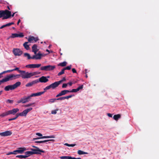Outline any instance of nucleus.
I'll return each mask as SVG.
<instances>
[{"label": "nucleus", "instance_id": "1", "mask_svg": "<svg viewBox=\"0 0 159 159\" xmlns=\"http://www.w3.org/2000/svg\"><path fill=\"white\" fill-rule=\"evenodd\" d=\"M19 68L16 67L15 69H12V71L15 70H17L19 73H20V76H21L23 79H27L30 78L31 77L38 75L39 73L37 72H33L29 73L26 72L25 70H19Z\"/></svg>", "mask_w": 159, "mask_h": 159}, {"label": "nucleus", "instance_id": "2", "mask_svg": "<svg viewBox=\"0 0 159 159\" xmlns=\"http://www.w3.org/2000/svg\"><path fill=\"white\" fill-rule=\"evenodd\" d=\"M19 111V109L17 108H14L11 110H10L2 113L0 115V117H4L6 116L11 114L14 115Z\"/></svg>", "mask_w": 159, "mask_h": 159}, {"label": "nucleus", "instance_id": "3", "mask_svg": "<svg viewBox=\"0 0 159 159\" xmlns=\"http://www.w3.org/2000/svg\"><path fill=\"white\" fill-rule=\"evenodd\" d=\"M21 84V83L20 82H17L13 85H8L6 86L4 88V90L6 91H8L10 90H14L20 86Z\"/></svg>", "mask_w": 159, "mask_h": 159}, {"label": "nucleus", "instance_id": "4", "mask_svg": "<svg viewBox=\"0 0 159 159\" xmlns=\"http://www.w3.org/2000/svg\"><path fill=\"white\" fill-rule=\"evenodd\" d=\"M20 77V75L12 74L7 75L6 77L3 78V79L5 82H6L18 78Z\"/></svg>", "mask_w": 159, "mask_h": 159}, {"label": "nucleus", "instance_id": "5", "mask_svg": "<svg viewBox=\"0 0 159 159\" xmlns=\"http://www.w3.org/2000/svg\"><path fill=\"white\" fill-rule=\"evenodd\" d=\"M2 13L3 16L2 18V20L7 19L11 16V12L7 10H2Z\"/></svg>", "mask_w": 159, "mask_h": 159}, {"label": "nucleus", "instance_id": "6", "mask_svg": "<svg viewBox=\"0 0 159 159\" xmlns=\"http://www.w3.org/2000/svg\"><path fill=\"white\" fill-rule=\"evenodd\" d=\"M55 67V66L49 65L41 66L40 68V70L45 71H51L53 70Z\"/></svg>", "mask_w": 159, "mask_h": 159}, {"label": "nucleus", "instance_id": "7", "mask_svg": "<svg viewBox=\"0 0 159 159\" xmlns=\"http://www.w3.org/2000/svg\"><path fill=\"white\" fill-rule=\"evenodd\" d=\"M30 99L31 98L30 96H24L21 98L20 100H18L17 101V103H25L29 102Z\"/></svg>", "mask_w": 159, "mask_h": 159}, {"label": "nucleus", "instance_id": "8", "mask_svg": "<svg viewBox=\"0 0 159 159\" xmlns=\"http://www.w3.org/2000/svg\"><path fill=\"white\" fill-rule=\"evenodd\" d=\"M30 150L32 152L33 154H41V152H44V151L39 149V148H36L35 149L31 148Z\"/></svg>", "mask_w": 159, "mask_h": 159}, {"label": "nucleus", "instance_id": "9", "mask_svg": "<svg viewBox=\"0 0 159 159\" xmlns=\"http://www.w3.org/2000/svg\"><path fill=\"white\" fill-rule=\"evenodd\" d=\"M32 110V108L31 107L30 108H29L26 109L25 110H24L22 112L20 113H17L19 116H26L27 114L28 113Z\"/></svg>", "mask_w": 159, "mask_h": 159}, {"label": "nucleus", "instance_id": "10", "mask_svg": "<svg viewBox=\"0 0 159 159\" xmlns=\"http://www.w3.org/2000/svg\"><path fill=\"white\" fill-rule=\"evenodd\" d=\"M13 52L15 56H20L22 54L23 52L19 48H14Z\"/></svg>", "mask_w": 159, "mask_h": 159}, {"label": "nucleus", "instance_id": "11", "mask_svg": "<svg viewBox=\"0 0 159 159\" xmlns=\"http://www.w3.org/2000/svg\"><path fill=\"white\" fill-rule=\"evenodd\" d=\"M41 65L40 64H30L27 65L25 66V67L27 68H38Z\"/></svg>", "mask_w": 159, "mask_h": 159}, {"label": "nucleus", "instance_id": "12", "mask_svg": "<svg viewBox=\"0 0 159 159\" xmlns=\"http://www.w3.org/2000/svg\"><path fill=\"white\" fill-rule=\"evenodd\" d=\"M43 56V54L39 52L37 53L34 54V55L32 56V59H35L36 60L40 59L41 58V57Z\"/></svg>", "mask_w": 159, "mask_h": 159}, {"label": "nucleus", "instance_id": "13", "mask_svg": "<svg viewBox=\"0 0 159 159\" xmlns=\"http://www.w3.org/2000/svg\"><path fill=\"white\" fill-rule=\"evenodd\" d=\"M27 149L25 148L20 147L18 148V149L14 151V153L19 154H22Z\"/></svg>", "mask_w": 159, "mask_h": 159}, {"label": "nucleus", "instance_id": "14", "mask_svg": "<svg viewBox=\"0 0 159 159\" xmlns=\"http://www.w3.org/2000/svg\"><path fill=\"white\" fill-rule=\"evenodd\" d=\"M12 134V132L11 131H7L4 132L0 133V135L2 136H10Z\"/></svg>", "mask_w": 159, "mask_h": 159}, {"label": "nucleus", "instance_id": "15", "mask_svg": "<svg viewBox=\"0 0 159 159\" xmlns=\"http://www.w3.org/2000/svg\"><path fill=\"white\" fill-rule=\"evenodd\" d=\"M24 36V35L22 33H20L18 34L17 33H13L12 34L11 38H15L16 37L22 38Z\"/></svg>", "mask_w": 159, "mask_h": 159}, {"label": "nucleus", "instance_id": "16", "mask_svg": "<svg viewBox=\"0 0 159 159\" xmlns=\"http://www.w3.org/2000/svg\"><path fill=\"white\" fill-rule=\"evenodd\" d=\"M48 79L46 76H42L38 80V82H40L41 83H46L48 81Z\"/></svg>", "mask_w": 159, "mask_h": 159}, {"label": "nucleus", "instance_id": "17", "mask_svg": "<svg viewBox=\"0 0 159 159\" xmlns=\"http://www.w3.org/2000/svg\"><path fill=\"white\" fill-rule=\"evenodd\" d=\"M70 92V91L68 90H63L61 91L60 93L59 94H57L56 97H58L60 96H61L62 95H64L66 94H67V93Z\"/></svg>", "mask_w": 159, "mask_h": 159}, {"label": "nucleus", "instance_id": "18", "mask_svg": "<svg viewBox=\"0 0 159 159\" xmlns=\"http://www.w3.org/2000/svg\"><path fill=\"white\" fill-rule=\"evenodd\" d=\"M61 83V81H57L52 83L50 85L52 89H54L57 87Z\"/></svg>", "mask_w": 159, "mask_h": 159}, {"label": "nucleus", "instance_id": "19", "mask_svg": "<svg viewBox=\"0 0 159 159\" xmlns=\"http://www.w3.org/2000/svg\"><path fill=\"white\" fill-rule=\"evenodd\" d=\"M59 158L61 159H81L80 158H76L71 156H61L59 157Z\"/></svg>", "mask_w": 159, "mask_h": 159}, {"label": "nucleus", "instance_id": "20", "mask_svg": "<svg viewBox=\"0 0 159 159\" xmlns=\"http://www.w3.org/2000/svg\"><path fill=\"white\" fill-rule=\"evenodd\" d=\"M38 83V79L32 81L31 82H30L27 84L25 86L26 87H30L32 86L34 84H36Z\"/></svg>", "mask_w": 159, "mask_h": 159}, {"label": "nucleus", "instance_id": "21", "mask_svg": "<svg viewBox=\"0 0 159 159\" xmlns=\"http://www.w3.org/2000/svg\"><path fill=\"white\" fill-rule=\"evenodd\" d=\"M45 92V91L40 92L36 93H33L30 96V98L33 97L41 95L43 94Z\"/></svg>", "mask_w": 159, "mask_h": 159}, {"label": "nucleus", "instance_id": "22", "mask_svg": "<svg viewBox=\"0 0 159 159\" xmlns=\"http://www.w3.org/2000/svg\"><path fill=\"white\" fill-rule=\"evenodd\" d=\"M72 96H73L72 95H70L67 96L63 97L58 98H57L56 99L57 100H64L65 99H68L69 98H71Z\"/></svg>", "mask_w": 159, "mask_h": 159}, {"label": "nucleus", "instance_id": "23", "mask_svg": "<svg viewBox=\"0 0 159 159\" xmlns=\"http://www.w3.org/2000/svg\"><path fill=\"white\" fill-rule=\"evenodd\" d=\"M49 141H52L53 142H54L55 140L53 139H49V140H45L43 141H35V143H46V144H47V142Z\"/></svg>", "mask_w": 159, "mask_h": 159}, {"label": "nucleus", "instance_id": "24", "mask_svg": "<svg viewBox=\"0 0 159 159\" xmlns=\"http://www.w3.org/2000/svg\"><path fill=\"white\" fill-rule=\"evenodd\" d=\"M32 52H34V54H36V52L38 51V49L37 48V45L34 44L32 47Z\"/></svg>", "mask_w": 159, "mask_h": 159}, {"label": "nucleus", "instance_id": "25", "mask_svg": "<svg viewBox=\"0 0 159 159\" xmlns=\"http://www.w3.org/2000/svg\"><path fill=\"white\" fill-rule=\"evenodd\" d=\"M13 24H14V22H12L9 23H8L6 24V25H3L2 26H1L0 27V29H2L4 27H6L7 26H11V25H13Z\"/></svg>", "mask_w": 159, "mask_h": 159}, {"label": "nucleus", "instance_id": "26", "mask_svg": "<svg viewBox=\"0 0 159 159\" xmlns=\"http://www.w3.org/2000/svg\"><path fill=\"white\" fill-rule=\"evenodd\" d=\"M121 117V115L120 114L115 115L113 116V118L116 120H117Z\"/></svg>", "mask_w": 159, "mask_h": 159}, {"label": "nucleus", "instance_id": "27", "mask_svg": "<svg viewBox=\"0 0 159 159\" xmlns=\"http://www.w3.org/2000/svg\"><path fill=\"white\" fill-rule=\"evenodd\" d=\"M55 137L53 136H43L41 138L42 139H43V138H54ZM41 139V138H34L33 139V140H35L37 139Z\"/></svg>", "mask_w": 159, "mask_h": 159}, {"label": "nucleus", "instance_id": "28", "mask_svg": "<svg viewBox=\"0 0 159 159\" xmlns=\"http://www.w3.org/2000/svg\"><path fill=\"white\" fill-rule=\"evenodd\" d=\"M25 154L26 155L25 156H27V157L30 156V155H33L32 151H26L25 152Z\"/></svg>", "mask_w": 159, "mask_h": 159}, {"label": "nucleus", "instance_id": "29", "mask_svg": "<svg viewBox=\"0 0 159 159\" xmlns=\"http://www.w3.org/2000/svg\"><path fill=\"white\" fill-rule=\"evenodd\" d=\"M28 43V42H25L23 45L25 48L26 50H28L30 48L29 45L27 44Z\"/></svg>", "mask_w": 159, "mask_h": 159}, {"label": "nucleus", "instance_id": "30", "mask_svg": "<svg viewBox=\"0 0 159 159\" xmlns=\"http://www.w3.org/2000/svg\"><path fill=\"white\" fill-rule=\"evenodd\" d=\"M67 65V62L66 61H64L62 62L59 63L58 65V66H61L62 67H64L66 66Z\"/></svg>", "mask_w": 159, "mask_h": 159}, {"label": "nucleus", "instance_id": "31", "mask_svg": "<svg viewBox=\"0 0 159 159\" xmlns=\"http://www.w3.org/2000/svg\"><path fill=\"white\" fill-rule=\"evenodd\" d=\"M78 154L80 155L82 154H87L88 153L87 152H85L83 151L80 150H79L77 152Z\"/></svg>", "mask_w": 159, "mask_h": 159}, {"label": "nucleus", "instance_id": "32", "mask_svg": "<svg viewBox=\"0 0 159 159\" xmlns=\"http://www.w3.org/2000/svg\"><path fill=\"white\" fill-rule=\"evenodd\" d=\"M25 57H27L28 59H32V57H31L30 54L27 53H25L24 54Z\"/></svg>", "mask_w": 159, "mask_h": 159}, {"label": "nucleus", "instance_id": "33", "mask_svg": "<svg viewBox=\"0 0 159 159\" xmlns=\"http://www.w3.org/2000/svg\"><path fill=\"white\" fill-rule=\"evenodd\" d=\"M19 116L18 113H17L16 115V116L15 117H13V118H10L8 119V121H10L11 120H15L17 119V118Z\"/></svg>", "mask_w": 159, "mask_h": 159}, {"label": "nucleus", "instance_id": "34", "mask_svg": "<svg viewBox=\"0 0 159 159\" xmlns=\"http://www.w3.org/2000/svg\"><path fill=\"white\" fill-rule=\"evenodd\" d=\"M16 157L21 158H26L27 157V156H26L25 155H20L16 156Z\"/></svg>", "mask_w": 159, "mask_h": 159}, {"label": "nucleus", "instance_id": "35", "mask_svg": "<svg viewBox=\"0 0 159 159\" xmlns=\"http://www.w3.org/2000/svg\"><path fill=\"white\" fill-rule=\"evenodd\" d=\"M34 37L33 36H30L29 38L28 41L29 42L31 43L32 41L34 40Z\"/></svg>", "mask_w": 159, "mask_h": 159}, {"label": "nucleus", "instance_id": "36", "mask_svg": "<svg viewBox=\"0 0 159 159\" xmlns=\"http://www.w3.org/2000/svg\"><path fill=\"white\" fill-rule=\"evenodd\" d=\"M65 70L64 69V68H63L61 70V71L60 72H59L58 74V75H57L58 76H60L63 74L64 73V71H65Z\"/></svg>", "mask_w": 159, "mask_h": 159}, {"label": "nucleus", "instance_id": "37", "mask_svg": "<svg viewBox=\"0 0 159 159\" xmlns=\"http://www.w3.org/2000/svg\"><path fill=\"white\" fill-rule=\"evenodd\" d=\"M51 88H52V87H51V85H49L46 87L44 89V91H45V92L47 90H48Z\"/></svg>", "mask_w": 159, "mask_h": 159}, {"label": "nucleus", "instance_id": "38", "mask_svg": "<svg viewBox=\"0 0 159 159\" xmlns=\"http://www.w3.org/2000/svg\"><path fill=\"white\" fill-rule=\"evenodd\" d=\"M65 145H66L67 146H68V147H74L75 146V145H76V144H69L67 143H66L65 144Z\"/></svg>", "mask_w": 159, "mask_h": 159}, {"label": "nucleus", "instance_id": "39", "mask_svg": "<svg viewBox=\"0 0 159 159\" xmlns=\"http://www.w3.org/2000/svg\"><path fill=\"white\" fill-rule=\"evenodd\" d=\"M71 68V66L70 65V66H67L66 67L64 68V69L65 70H70Z\"/></svg>", "mask_w": 159, "mask_h": 159}, {"label": "nucleus", "instance_id": "40", "mask_svg": "<svg viewBox=\"0 0 159 159\" xmlns=\"http://www.w3.org/2000/svg\"><path fill=\"white\" fill-rule=\"evenodd\" d=\"M57 100L56 98H52L49 99V102H50L52 103L54 102L55 101Z\"/></svg>", "mask_w": 159, "mask_h": 159}, {"label": "nucleus", "instance_id": "41", "mask_svg": "<svg viewBox=\"0 0 159 159\" xmlns=\"http://www.w3.org/2000/svg\"><path fill=\"white\" fill-rule=\"evenodd\" d=\"M58 110V109L54 110H52L51 111V113L52 114H55L57 113V111Z\"/></svg>", "mask_w": 159, "mask_h": 159}, {"label": "nucleus", "instance_id": "42", "mask_svg": "<svg viewBox=\"0 0 159 159\" xmlns=\"http://www.w3.org/2000/svg\"><path fill=\"white\" fill-rule=\"evenodd\" d=\"M14 101L13 100H11L10 99H8L7 101V102L9 103H12Z\"/></svg>", "mask_w": 159, "mask_h": 159}, {"label": "nucleus", "instance_id": "43", "mask_svg": "<svg viewBox=\"0 0 159 159\" xmlns=\"http://www.w3.org/2000/svg\"><path fill=\"white\" fill-rule=\"evenodd\" d=\"M35 104L34 102L33 103H29V104L25 105V107H30V106H31L33 104Z\"/></svg>", "mask_w": 159, "mask_h": 159}, {"label": "nucleus", "instance_id": "44", "mask_svg": "<svg viewBox=\"0 0 159 159\" xmlns=\"http://www.w3.org/2000/svg\"><path fill=\"white\" fill-rule=\"evenodd\" d=\"M17 153H14V151L13 152H9L7 154V155H9L11 154H16Z\"/></svg>", "mask_w": 159, "mask_h": 159}, {"label": "nucleus", "instance_id": "45", "mask_svg": "<svg viewBox=\"0 0 159 159\" xmlns=\"http://www.w3.org/2000/svg\"><path fill=\"white\" fill-rule=\"evenodd\" d=\"M68 84L64 83L63 84L62 86V88H66L67 87Z\"/></svg>", "mask_w": 159, "mask_h": 159}, {"label": "nucleus", "instance_id": "46", "mask_svg": "<svg viewBox=\"0 0 159 159\" xmlns=\"http://www.w3.org/2000/svg\"><path fill=\"white\" fill-rule=\"evenodd\" d=\"M83 85H81L79 87H78L77 89H78V90L79 91L80 89H82L83 88Z\"/></svg>", "mask_w": 159, "mask_h": 159}, {"label": "nucleus", "instance_id": "47", "mask_svg": "<svg viewBox=\"0 0 159 159\" xmlns=\"http://www.w3.org/2000/svg\"><path fill=\"white\" fill-rule=\"evenodd\" d=\"M83 85H81L79 87H78L77 89H78V90L79 91L80 89H82L83 88Z\"/></svg>", "mask_w": 159, "mask_h": 159}, {"label": "nucleus", "instance_id": "48", "mask_svg": "<svg viewBox=\"0 0 159 159\" xmlns=\"http://www.w3.org/2000/svg\"><path fill=\"white\" fill-rule=\"evenodd\" d=\"M76 89H73L72 90L70 91V92H76Z\"/></svg>", "mask_w": 159, "mask_h": 159}, {"label": "nucleus", "instance_id": "49", "mask_svg": "<svg viewBox=\"0 0 159 159\" xmlns=\"http://www.w3.org/2000/svg\"><path fill=\"white\" fill-rule=\"evenodd\" d=\"M72 72L73 73H77L76 71V70L75 69V68H72Z\"/></svg>", "mask_w": 159, "mask_h": 159}, {"label": "nucleus", "instance_id": "50", "mask_svg": "<svg viewBox=\"0 0 159 159\" xmlns=\"http://www.w3.org/2000/svg\"><path fill=\"white\" fill-rule=\"evenodd\" d=\"M36 135H38L39 136H42V134H41L39 133H36Z\"/></svg>", "mask_w": 159, "mask_h": 159}, {"label": "nucleus", "instance_id": "51", "mask_svg": "<svg viewBox=\"0 0 159 159\" xmlns=\"http://www.w3.org/2000/svg\"><path fill=\"white\" fill-rule=\"evenodd\" d=\"M66 80V79L65 77H64L62 80H61L59 81H61V83L62 82H63L64 81H65Z\"/></svg>", "mask_w": 159, "mask_h": 159}, {"label": "nucleus", "instance_id": "52", "mask_svg": "<svg viewBox=\"0 0 159 159\" xmlns=\"http://www.w3.org/2000/svg\"><path fill=\"white\" fill-rule=\"evenodd\" d=\"M5 82L4 79H2V80H0V85L2 83H3V82Z\"/></svg>", "mask_w": 159, "mask_h": 159}, {"label": "nucleus", "instance_id": "53", "mask_svg": "<svg viewBox=\"0 0 159 159\" xmlns=\"http://www.w3.org/2000/svg\"><path fill=\"white\" fill-rule=\"evenodd\" d=\"M107 115L109 117H112V114H111L108 113L107 114Z\"/></svg>", "mask_w": 159, "mask_h": 159}, {"label": "nucleus", "instance_id": "54", "mask_svg": "<svg viewBox=\"0 0 159 159\" xmlns=\"http://www.w3.org/2000/svg\"><path fill=\"white\" fill-rule=\"evenodd\" d=\"M7 73L6 71H4L0 73V74L2 75L3 74Z\"/></svg>", "mask_w": 159, "mask_h": 159}, {"label": "nucleus", "instance_id": "55", "mask_svg": "<svg viewBox=\"0 0 159 159\" xmlns=\"http://www.w3.org/2000/svg\"><path fill=\"white\" fill-rule=\"evenodd\" d=\"M34 41L35 42H37V41L39 40V39L38 38H34Z\"/></svg>", "mask_w": 159, "mask_h": 159}, {"label": "nucleus", "instance_id": "56", "mask_svg": "<svg viewBox=\"0 0 159 159\" xmlns=\"http://www.w3.org/2000/svg\"><path fill=\"white\" fill-rule=\"evenodd\" d=\"M6 72H7V73L11 72L12 71V70H6Z\"/></svg>", "mask_w": 159, "mask_h": 159}, {"label": "nucleus", "instance_id": "57", "mask_svg": "<svg viewBox=\"0 0 159 159\" xmlns=\"http://www.w3.org/2000/svg\"><path fill=\"white\" fill-rule=\"evenodd\" d=\"M67 84H68L70 86H71L72 84V83L71 82H70L68 83Z\"/></svg>", "mask_w": 159, "mask_h": 159}, {"label": "nucleus", "instance_id": "58", "mask_svg": "<svg viewBox=\"0 0 159 159\" xmlns=\"http://www.w3.org/2000/svg\"><path fill=\"white\" fill-rule=\"evenodd\" d=\"M3 17V15H2V12H1V13H0V18H1V17Z\"/></svg>", "mask_w": 159, "mask_h": 159}, {"label": "nucleus", "instance_id": "59", "mask_svg": "<svg viewBox=\"0 0 159 159\" xmlns=\"http://www.w3.org/2000/svg\"><path fill=\"white\" fill-rule=\"evenodd\" d=\"M20 19H19L17 22V25H18L19 24V23L20 22Z\"/></svg>", "mask_w": 159, "mask_h": 159}, {"label": "nucleus", "instance_id": "60", "mask_svg": "<svg viewBox=\"0 0 159 159\" xmlns=\"http://www.w3.org/2000/svg\"><path fill=\"white\" fill-rule=\"evenodd\" d=\"M15 13V12L12 15L11 14V16L13 17L14 16V15Z\"/></svg>", "mask_w": 159, "mask_h": 159}, {"label": "nucleus", "instance_id": "61", "mask_svg": "<svg viewBox=\"0 0 159 159\" xmlns=\"http://www.w3.org/2000/svg\"><path fill=\"white\" fill-rule=\"evenodd\" d=\"M32 147H33V148H38V147H36L35 146H32Z\"/></svg>", "mask_w": 159, "mask_h": 159}, {"label": "nucleus", "instance_id": "62", "mask_svg": "<svg viewBox=\"0 0 159 159\" xmlns=\"http://www.w3.org/2000/svg\"><path fill=\"white\" fill-rule=\"evenodd\" d=\"M7 8H8V10H11V9H10V7H9V6H8L7 7Z\"/></svg>", "mask_w": 159, "mask_h": 159}, {"label": "nucleus", "instance_id": "63", "mask_svg": "<svg viewBox=\"0 0 159 159\" xmlns=\"http://www.w3.org/2000/svg\"><path fill=\"white\" fill-rule=\"evenodd\" d=\"M87 69H85V74H86L87 73Z\"/></svg>", "mask_w": 159, "mask_h": 159}, {"label": "nucleus", "instance_id": "64", "mask_svg": "<svg viewBox=\"0 0 159 159\" xmlns=\"http://www.w3.org/2000/svg\"><path fill=\"white\" fill-rule=\"evenodd\" d=\"M2 91H0V95L2 94Z\"/></svg>", "mask_w": 159, "mask_h": 159}]
</instances>
